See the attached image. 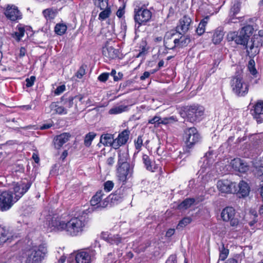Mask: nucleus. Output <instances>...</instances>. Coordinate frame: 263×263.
Wrapping results in <instances>:
<instances>
[{"label":"nucleus","instance_id":"f257e3e1","mask_svg":"<svg viewBox=\"0 0 263 263\" xmlns=\"http://www.w3.org/2000/svg\"><path fill=\"white\" fill-rule=\"evenodd\" d=\"M50 231L64 232L67 235L77 237L82 235L87 227L88 220L83 216L73 217L65 220L62 217L53 216L48 222Z\"/></svg>","mask_w":263,"mask_h":263},{"label":"nucleus","instance_id":"f03ea898","mask_svg":"<svg viewBox=\"0 0 263 263\" xmlns=\"http://www.w3.org/2000/svg\"><path fill=\"white\" fill-rule=\"evenodd\" d=\"M47 253L46 248L40 245L24 250L22 257L25 259L24 263H42Z\"/></svg>","mask_w":263,"mask_h":263},{"label":"nucleus","instance_id":"7ed1b4c3","mask_svg":"<svg viewBox=\"0 0 263 263\" xmlns=\"http://www.w3.org/2000/svg\"><path fill=\"white\" fill-rule=\"evenodd\" d=\"M183 139L185 144L183 153L189 154L194 146L200 141L201 136L195 127H191L184 129Z\"/></svg>","mask_w":263,"mask_h":263},{"label":"nucleus","instance_id":"20e7f679","mask_svg":"<svg viewBox=\"0 0 263 263\" xmlns=\"http://www.w3.org/2000/svg\"><path fill=\"white\" fill-rule=\"evenodd\" d=\"M230 84L233 92L238 97L245 96L248 92L249 85L244 81L241 74H236L233 77Z\"/></svg>","mask_w":263,"mask_h":263},{"label":"nucleus","instance_id":"39448f33","mask_svg":"<svg viewBox=\"0 0 263 263\" xmlns=\"http://www.w3.org/2000/svg\"><path fill=\"white\" fill-rule=\"evenodd\" d=\"M186 118L190 122H198L201 119L204 112L202 106L193 104L185 107L183 110Z\"/></svg>","mask_w":263,"mask_h":263},{"label":"nucleus","instance_id":"423d86ee","mask_svg":"<svg viewBox=\"0 0 263 263\" xmlns=\"http://www.w3.org/2000/svg\"><path fill=\"white\" fill-rule=\"evenodd\" d=\"M32 183L27 180H23L19 182H13L12 187L8 191L12 192L13 199L16 202L30 189Z\"/></svg>","mask_w":263,"mask_h":263},{"label":"nucleus","instance_id":"0eeeda50","mask_svg":"<svg viewBox=\"0 0 263 263\" xmlns=\"http://www.w3.org/2000/svg\"><path fill=\"white\" fill-rule=\"evenodd\" d=\"M13 199L12 192L0 191V211L2 212L9 210L15 203Z\"/></svg>","mask_w":263,"mask_h":263},{"label":"nucleus","instance_id":"6e6552de","mask_svg":"<svg viewBox=\"0 0 263 263\" xmlns=\"http://www.w3.org/2000/svg\"><path fill=\"white\" fill-rule=\"evenodd\" d=\"M152 16V12L147 9L140 8L135 9L134 20L139 26L145 25L151 20Z\"/></svg>","mask_w":263,"mask_h":263},{"label":"nucleus","instance_id":"1a4fd4ad","mask_svg":"<svg viewBox=\"0 0 263 263\" xmlns=\"http://www.w3.org/2000/svg\"><path fill=\"white\" fill-rule=\"evenodd\" d=\"M218 190L221 193L230 194L236 193L237 186L236 183L228 179H221L218 180L217 183Z\"/></svg>","mask_w":263,"mask_h":263},{"label":"nucleus","instance_id":"9d476101","mask_svg":"<svg viewBox=\"0 0 263 263\" xmlns=\"http://www.w3.org/2000/svg\"><path fill=\"white\" fill-rule=\"evenodd\" d=\"M235 209L231 206L224 208L221 213V217L224 221H229L230 225L235 227L238 225L239 220L235 216Z\"/></svg>","mask_w":263,"mask_h":263},{"label":"nucleus","instance_id":"9b49d317","mask_svg":"<svg viewBox=\"0 0 263 263\" xmlns=\"http://www.w3.org/2000/svg\"><path fill=\"white\" fill-rule=\"evenodd\" d=\"M95 252L90 250H84L77 252L75 256L77 263H91L94 259Z\"/></svg>","mask_w":263,"mask_h":263},{"label":"nucleus","instance_id":"f8f14e48","mask_svg":"<svg viewBox=\"0 0 263 263\" xmlns=\"http://www.w3.org/2000/svg\"><path fill=\"white\" fill-rule=\"evenodd\" d=\"M133 173V166L130 165L123 166H119L117 167V175L119 180L124 183L132 177Z\"/></svg>","mask_w":263,"mask_h":263},{"label":"nucleus","instance_id":"ddd939ff","mask_svg":"<svg viewBox=\"0 0 263 263\" xmlns=\"http://www.w3.org/2000/svg\"><path fill=\"white\" fill-rule=\"evenodd\" d=\"M227 39L229 42L234 41L236 44L242 45L245 46L249 43L247 38L241 31L239 34L236 32H229L227 35Z\"/></svg>","mask_w":263,"mask_h":263},{"label":"nucleus","instance_id":"4468645a","mask_svg":"<svg viewBox=\"0 0 263 263\" xmlns=\"http://www.w3.org/2000/svg\"><path fill=\"white\" fill-rule=\"evenodd\" d=\"M103 197L104 194L102 191L97 192L90 200L91 205L96 206V209L106 207L108 203V200H105V199H103Z\"/></svg>","mask_w":263,"mask_h":263},{"label":"nucleus","instance_id":"2eb2a0df","mask_svg":"<svg viewBox=\"0 0 263 263\" xmlns=\"http://www.w3.org/2000/svg\"><path fill=\"white\" fill-rule=\"evenodd\" d=\"M6 17L11 21H15L22 18V14L17 7L8 5L5 11Z\"/></svg>","mask_w":263,"mask_h":263},{"label":"nucleus","instance_id":"dca6fc26","mask_svg":"<svg viewBox=\"0 0 263 263\" xmlns=\"http://www.w3.org/2000/svg\"><path fill=\"white\" fill-rule=\"evenodd\" d=\"M254 39H252L251 42L249 43V45L245 46V48L247 49V55L251 58H254L257 55L259 52V47L261 45V40L259 39L260 41H257V43L255 42Z\"/></svg>","mask_w":263,"mask_h":263},{"label":"nucleus","instance_id":"f3484780","mask_svg":"<svg viewBox=\"0 0 263 263\" xmlns=\"http://www.w3.org/2000/svg\"><path fill=\"white\" fill-rule=\"evenodd\" d=\"M102 54L106 60H110L118 57L119 50L106 44L102 48Z\"/></svg>","mask_w":263,"mask_h":263},{"label":"nucleus","instance_id":"a211bd4d","mask_svg":"<svg viewBox=\"0 0 263 263\" xmlns=\"http://www.w3.org/2000/svg\"><path fill=\"white\" fill-rule=\"evenodd\" d=\"M130 132L128 129H124L120 133L117 138L115 139L114 141V148L118 149L120 146L125 144L128 139Z\"/></svg>","mask_w":263,"mask_h":263},{"label":"nucleus","instance_id":"6ab92c4d","mask_svg":"<svg viewBox=\"0 0 263 263\" xmlns=\"http://www.w3.org/2000/svg\"><path fill=\"white\" fill-rule=\"evenodd\" d=\"M191 23V18L184 15L179 20V24L176 27L177 31L180 34L185 33L189 30Z\"/></svg>","mask_w":263,"mask_h":263},{"label":"nucleus","instance_id":"aec40b11","mask_svg":"<svg viewBox=\"0 0 263 263\" xmlns=\"http://www.w3.org/2000/svg\"><path fill=\"white\" fill-rule=\"evenodd\" d=\"M70 137L69 133H64L57 136L54 139V146L57 149H60L64 144L66 143Z\"/></svg>","mask_w":263,"mask_h":263},{"label":"nucleus","instance_id":"412c9836","mask_svg":"<svg viewBox=\"0 0 263 263\" xmlns=\"http://www.w3.org/2000/svg\"><path fill=\"white\" fill-rule=\"evenodd\" d=\"M231 164L235 170L240 173H245L249 170L248 166L243 163L239 158L234 159L232 160Z\"/></svg>","mask_w":263,"mask_h":263},{"label":"nucleus","instance_id":"4be33fe9","mask_svg":"<svg viewBox=\"0 0 263 263\" xmlns=\"http://www.w3.org/2000/svg\"><path fill=\"white\" fill-rule=\"evenodd\" d=\"M142 161L145 168L148 171L154 172L156 170L155 162L148 155L143 154Z\"/></svg>","mask_w":263,"mask_h":263},{"label":"nucleus","instance_id":"5701e85b","mask_svg":"<svg viewBox=\"0 0 263 263\" xmlns=\"http://www.w3.org/2000/svg\"><path fill=\"white\" fill-rule=\"evenodd\" d=\"M261 115H263V101H259L254 106L253 115L258 122L261 123L262 121L260 117Z\"/></svg>","mask_w":263,"mask_h":263},{"label":"nucleus","instance_id":"b1692460","mask_svg":"<svg viewBox=\"0 0 263 263\" xmlns=\"http://www.w3.org/2000/svg\"><path fill=\"white\" fill-rule=\"evenodd\" d=\"M129 158L128 154L125 151L119 150L118 152V160L117 166H126L130 165L127 160Z\"/></svg>","mask_w":263,"mask_h":263},{"label":"nucleus","instance_id":"393cba45","mask_svg":"<svg viewBox=\"0 0 263 263\" xmlns=\"http://www.w3.org/2000/svg\"><path fill=\"white\" fill-rule=\"evenodd\" d=\"M236 193H238L241 197L247 196L250 193V186L249 184L243 180L241 181L238 185Z\"/></svg>","mask_w":263,"mask_h":263},{"label":"nucleus","instance_id":"a878e982","mask_svg":"<svg viewBox=\"0 0 263 263\" xmlns=\"http://www.w3.org/2000/svg\"><path fill=\"white\" fill-rule=\"evenodd\" d=\"M123 190L119 189L115 192L114 194L110 195L108 198V200H110L111 202L114 204H118L121 202L123 199L124 196L122 193ZM107 199V198H106Z\"/></svg>","mask_w":263,"mask_h":263},{"label":"nucleus","instance_id":"bb28decb","mask_svg":"<svg viewBox=\"0 0 263 263\" xmlns=\"http://www.w3.org/2000/svg\"><path fill=\"white\" fill-rule=\"evenodd\" d=\"M114 135L111 134H102L100 137V142L104 146H111L114 147Z\"/></svg>","mask_w":263,"mask_h":263},{"label":"nucleus","instance_id":"cd10ccee","mask_svg":"<svg viewBox=\"0 0 263 263\" xmlns=\"http://www.w3.org/2000/svg\"><path fill=\"white\" fill-rule=\"evenodd\" d=\"M12 238V236L8 230L4 228H0V246L7 241L11 242Z\"/></svg>","mask_w":263,"mask_h":263},{"label":"nucleus","instance_id":"c85d7f7f","mask_svg":"<svg viewBox=\"0 0 263 263\" xmlns=\"http://www.w3.org/2000/svg\"><path fill=\"white\" fill-rule=\"evenodd\" d=\"M25 32V27L21 24H19L16 27V30L11 34V36L17 42L20 41L22 37L24 36Z\"/></svg>","mask_w":263,"mask_h":263},{"label":"nucleus","instance_id":"c756f323","mask_svg":"<svg viewBox=\"0 0 263 263\" xmlns=\"http://www.w3.org/2000/svg\"><path fill=\"white\" fill-rule=\"evenodd\" d=\"M224 32L221 28H218L215 30L213 35L212 41L215 44L220 43L222 40Z\"/></svg>","mask_w":263,"mask_h":263},{"label":"nucleus","instance_id":"7c9ffc66","mask_svg":"<svg viewBox=\"0 0 263 263\" xmlns=\"http://www.w3.org/2000/svg\"><path fill=\"white\" fill-rule=\"evenodd\" d=\"M128 107L127 105H120L114 106L109 109L108 112L110 115H117L128 110Z\"/></svg>","mask_w":263,"mask_h":263},{"label":"nucleus","instance_id":"2f4dec72","mask_svg":"<svg viewBox=\"0 0 263 263\" xmlns=\"http://www.w3.org/2000/svg\"><path fill=\"white\" fill-rule=\"evenodd\" d=\"M105 240L111 244L118 245L121 242L122 238L119 235L108 234L106 237H104Z\"/></svg>","mask_w":263,"mask_h":263},{"label":"nucleus","instance_id":"473e14b6","mask_svg":"<svg viewBox=\"0 0 263 263\" xmlns=\"http://www.w3.org/2000/svg\"><path fill=\"white\" fill-rule=\"evenodd\" d=\"M96 134L94 132H89L86 134L84 138V144L86 147H89L92 140L96 136Z\"/></svg>","mask_w":263,"mask_h":263},{"label":"nucleus","instance_id":"72a5a7b5","mask_svg":"<svg viewBox=\"0 0 263 263\" xmlns=\"http://www.w3.org/2000/svg\"><path fill=\"white\" fill-rule=\"evenodd\" d=\"M194 198H186L183 200L179 205L180 209H187L195 202Z\"/></svg>","mask_w":263,"mask_h":263},{"label":"nucleus","instance_id":"f704fd0d","mask_svg":"<svg viewBox=\"0 0 263 263\" xmlns=\"http://www.w3.org/2000/svg\"><path fill=\"white\" fill-rule=\"evenodd\" d=\"M254 28L252 26L248 25L244 26L240 31L243 33L248 39H250V36L253 34Z\"/></svg>","mask_w":263,"mask_h":263},{"label":"nucleus","instance_id":"c9c22d12","mask_svg":"<svg viewBox=\"0 0 263 263\" xmlns=\"http://www.w3.org/2000/svg\"><path fill=\"white\" fill-rule=\"evenodd\" d=\"M67 26L63 24H58L54 27L55 32L59 35H62L64 34L67 30Z\"/></svg>","mask_w":263,"mask_h":263},{"label":"nucleus","instance_id":"e433bc0d","mask_svg":"<svg viewBox=\"0 0 263 263\" xmlns=\"http://www.w3.org/2000/svg\"><path fill=\"white\" fill-rule=\"evenodd\" d=\"M42 13L47 20L53 19L55 17V12L52 8L46 9L43 11Z\"/></svg>","mask_w":263,"mask_h":263},{"label":"nucleus","instance_id":"4c0bfd02","mask_svg":"<svg viewBox=\"0 0 263 263\" xmlns=\"http://www.w3.org/2000/svg\"><path fill=\"white\" fill-rule=\"evenodd\" d=\"M74 99H76V97H69L68 98H66L65 96H64L61 98V100L66 107L71 108L73 106V100Z\"/></svg>","mask_w":263,"mask_h":263},{"label":"nucleus","instance_id":"58836bf2","mask_svg":"<svg viewBox=\"0 0 263 263\" xmlns=\"http://www.w3.org/2000/svg\"><path fill=\"white\" fill-rule=\"evenodd\" d=\"M50 107L58 114L61 115L67 114V110L65 107L57 105L55 103H52L50 105Z\"/></svg>","mask_w":263,"mask_h":263},{"label":"nucleus","instance_id":"ea45409f","mask_svg":"<svg viewBox=\"0 0 263 263\" xmlns=\"http://www.w3.org/2000/svg\"><path fill=\"white\" fill-rule=\"evenodd\" d=\"M205 19H208V17H206L200 22L196 30V33L199 35H202L205 31V27L207 24V21H206Z\"/></svg>","mask_w":263,"mask_h":263},{"label":"nucleus","instance_id":"a19ab883","mask_svg":"<svg viewBox=\"0 0 263 263\" xmlns=\"http://www.w3.org/2000/svg\"><path fill=\"white\" fill-rule=\"evenodd\" d=\"M192 221V219L189 217H186L183 218L182 220H180L177 226V229H179L183 228L186 226L190 223Z\"/></svg>","mask_w":263,"mask_h":263},{"label":"nucleus","instance_id":"79ce46f5","mask_svg":"<svg viewBox=\"0 0 263 263\" xmlns=\"http://www.w3.org/2000/svg\"><path fill=\"white\" fill-rule=\"evenodd\" d=\"M219 259L221 260H225L228 257L229 254V250L224 248V245L222 244L221 248H219Z\"/></svg>","mask_w":263,"mask_h":263},{"label":"nucleus","instance_id":"37998d69","mask_svg":"<svg viewBox=\"0 0 263 263\" xmlns=\"http://www.w3.org/2000/svg\"><path fill=\"white\" fill-rule=\"evenodd\" d=\"M111 13L110 8L107 7L104 10L101 12L99 15V19L104 20L108 17Z\"/></svg>","mask_w":263,"mask_h":263},{"label":"nucleus","instance_id":"c03bdc74","mask_svg":"<svg viewBox=\"0 0 263 263\" xmlns=\"http://www.w3.org/2000/svg\"><path fill=\"white\" fill-rule=\"evenodd\" d=\"M177 119L176 117L171 116L170 117H165L163 119H161L160 123L162 124H167L170 123H173L174 122H177Z\"/></svg>","mask_w":263,"mask_h":263},{"label":"nucleus","instance_id":"a18cd8bd","mask_svg":"<svg viewBox=\"0 0 263 263\" xmlns=\"http://www.w3.org/2000/svg\"><path fill=\"white\" fill-rule=\"evenodd\" d=\"M241 4L239 2L235 3L233 6L231 8V13L233 14V15H235L238 13L240 10Z\"/></svg>","mask_w":263,"mask_h":263},{"label":"nucleus","instance_id":"49530a36","mask_svg":"<svg viewBox=\"0 0 263 263\" xmlns=\"http://www.w3.org/2000/svg\"><path fill=\"white\" fill-rule=\"evenodd\" d=\"M87 66L86 65H82L79 70L76 72L75 76L77 77L78 79H81L84 75L86 73V69Z\"/></svg>","mask_w":263,"mask_h":263},{"label":"nucleus","instance_id":"de8ad7c7","mask_svg":"<svg viewBox=\"0 0 263 263\" xmlns=\"http://www.w3.org/2000/svg\"><path fill=\"white\" fill-rule=\"evenodd\" d=\"M96 5H97L100 9H104L105 5H108V0H93Z\"/></svg>","mask_w":263,"mask_h":263},{"label":"nucleus","instance_id":"09e8293b","mask_svg":"<svg viewBox=\"0 0 263 263\" xmlns=\"http://www.w3.org/2000/svg\"><path fill=\"white\" fill-rule=\"evenodd\" d=\"M116 73H117L115 69H112L110 72V75L114 77V80L115 81H118L121 80L123 76V73L121 72H118L117 76L116 75Z\"/></svg>","mask_w":263,"mask_h":263},{"label":"nucleus","instance_id":"8fccbe9b","mask_svg":"<svg viewBox=\"0 0 263 263\" xmlns=\"http://www.w3.org/2000/svg\"><path fill=\"white\" fill-rule=\"evenodd\" d=\"M114 183L111 181H107L104 183V190L107 192H110L113 188Z\"/></svg>","mask_w":263,"mask_h":263},{"label":"nucleus","instance_id":"3c124183","mask_svg":"<svg viewBox=\"0 0 263 263\" xmlns=\"http://www.w3.org/2000/svg\"><path fill=\"white\" fill-rule=\"evenodd\" d=\"M143 145V140L141 136H139L137 140H135V146L137 149L140 150Z\"/></svg>","mask_w":263,"mask_h":263},{"label":"nucleus","instance_id":"603ef678","mask_svg":"<svg viewBox=\"0 0 263 263\" xmlns=\"http://www.w3.org/2000/svg\"><path fill=\"white\" fill-rule=\"evenodd\" d=\"M180 39L181 47L186 46L191 42V39L188 35L184 37L181 36Z\"/></svg>","mask_w":263,"mask_h":263},{"label":"nucleus","instance_id":"864d4df0","mask_svg":"<svg viewBox=\"0 0 263 263\" xmlns=\"http://www.w3.org/2000/svg\"><path fill=\"white\" fill-rule=\"evenodd\" d=\"M161 118L160 117L155 116L153 118L150 119L148 120V123L151 124H154L157 123V124L159 125L161 124Z\"/></svg>","mask_w":263,"mask_h":263},{"label":"nucleus","instance_id":"5fc2aeb1","mask_svg":"<svg viewBox=\"0 0 263 263\" xmlns=\"http://www.w3.org/2000/svg\"><path fill=\"white\" fill-rule=\"evenodd\" d=\"M35 76H31L29 78H27L26 79V86L27 87H30L32 86L34 83L35 81Z\"/></svg>","mask_w":263,"mask_h":263},{"label":"nucleus","instance_id":"6e6d98bb","mask_svg":"<svg viewBox=\"0 0 263 263\" xmlns=\"http://www.w3.org/2000/svg\"><path fill=\"white\" fill-rule=\"evenodd\" d=\"M109 75V73H102L98 77V79L100 82H105L108 80Z\"/></svg>","mask_w":263,"mask_h":263},{"label":"nucleus","instance_id":"4d7b16f0","mask_svg":"<svg viewBox=\"0 0 263 263\" xmlns=\"http://www.w3.org/2000/svg\"><path fill=\"white\" fill-rule=\"evenodd\" d=\"M65 90V86L64 85L58 86L54 90L56 95H59Z\"/></svg>","mask_w":263,"mask_h":263},{"label":"nucleus","instance_id":"13d9d810","mask_svg":"<svg viewBox=\"0 0 263 263\" xmlns=\"http://www.w3.org/2000/svg\"><path fill=\"white\" fill-rule=\"evenodd\" d=\"M165 263H177L176 256L175 255H171L166 260Z\"/></svg>","mask_w":263,"mask_h":263},{"label":"nucleus","instance_id":"bf43d9fd","mask_svg":"<svg viewBox=\"0 0 263 263\" xmlns=\"http://www.w3.org/2000/svg\"><path fill=\"white\" fill-rule=\"evenodd\" d=\"M174 229H169L166 232L165 236L167 237H170L173 236L175 233Z\"/></svg>","mask_w":263,"mask_h":263},{"label":"nucleus","instance_id":"052dcab7","mask_svg":"<svg viewBox=\"0 0 263 263\" xmlns=\"http://www.w3.org/2000/svg\"><path fill=\"white\" fill-rule=\"evenodd\" d=\"M26 53V49L22 47L20 49V53H19V57L20 58H22L24 57Z\"/></svg>","mask_w":263,"mask_h":263},{"label":"nucleus","instance_id":"680f3d73","mask_svg":"<svg viewBox=\"0 0 263 263\" xmlns=\"http://www.w3.org/2000/svg\"><path fill=\"white\" fill-rule=\"evenodd\" d=\"M250 73L255 77H257V71L255 67L249 68Z\"/></svg>","mask_w":263,"mask_h":263},{"label":"nucleus","instance_id":"e2e57ef3","mask_svg":"<svg viewBox=\"0 0 263 263\" xmlns=\"http://www.w3.org/2000/svg\"><path fill=\"white\" fill-rule=\"evenodd\" d=\"M150 76V72L145 71L143 75L140 77L141 80H144L146 78H148Z\"/></svg>","mask_w":263,"mask_h":263},{"label":"nucleus","instance_id":"0e129e2a","mask_svg":"<svg viewBox=\"0 0 263 263\" xmlns=\"http://www.w3.org/2000/svg\"><path fill=\"white\" fill-rule=\"evenodd\" d=\"M219 63H220V61L218 60H216L214 62L213 67L210 70V71H211V72L213 73L215 72V68L218 67Z\"/></svg>","mask_w":263,"mask_h":263},{"label":"nucleus","instance_id":"69168bd1","mask_svg":"<svg viewBox=\"0 0 263 263\" xmlns=\"http://www.w3.org/2000/svg\"><path fill=\"white\" fill-rule=\"evenodd\" d=\"M174 46L171 48L170 49H174L176 47H178L179 46V44H180V39H176L174 41Z\"/></svg>","mask_w":263,"mask_h":263},{"label":"nucleus","instance_id":"338daca9","mask_svg":"<svg viewBox=\"0 0 263 263\" xmlns=\"http://www.w3.org/2000/svg\"><path fill=\"white\" fill-rule=\"evenodd\" d=\"M114 157H109L107 160V163L109 165H112V164L114 163L115 160H114Z\"/></svg>","mask_w":263,"mask_h":263},{"label":"nucleus","instance_id":"774afa93","mask_svg":"<svg viewBox=\"0 0 263 263\" xmlns=\"http://www.w3.org/2000/svg\"><path fill=\"white\" fill-rule=\"evenodd\" d=\"M226 263H238V261L234 258H229Z\"/></svg>","mask_w":263,"mask_h":263}]
</instances>
